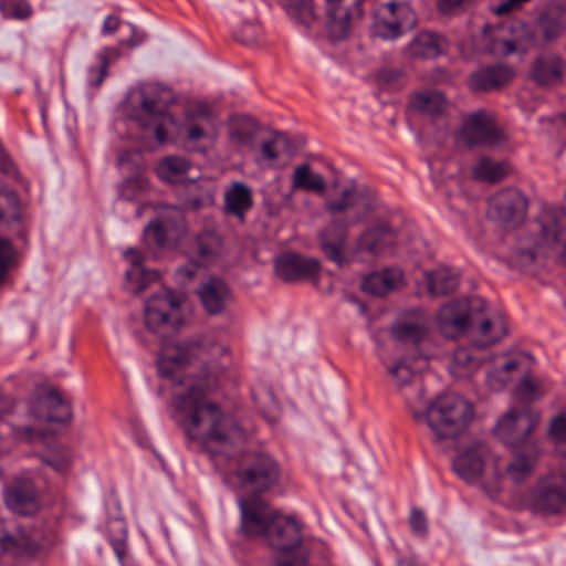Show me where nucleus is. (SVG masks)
I'll use <instances>...</instances> for the list:
<instances>
[{
	"mask_svg": "<svg viewBox=\"0 0 566 566\" xmlns=\"http://www.w3.org/2000/svg\"><path fill=\"white\" fill-rule=\"evenodd\" d=\"M226 352L211 336L187 343L168 342L160 350L158 373L175 385V417L189 441L211 454L226 482L264 493L279 483V463L262 452L240 459L223 454V449L243 441L245 434L216 402L207 399L219 388L223 368L218 358Z\"/></svg>",
	"mask_w": 566,
	"mask_h": 566,
	"instance_id": "obj_1",
	"label": "nucleus"
},
{
	"mask_svg": "<svg viewBox=\"0 0 566 566\" xmlns=\"http://www.w3.org/2000/svg\"><path fill=\"white\" fill-rule=\"evenodd\" d=\"M390 384L403 396L413 418L426 423L429 438L438 447L446 448L462 434L473 416L470 402L454 394L438 396L424 403V391L418 375L406 359L389 363L380 355Z\"/></svg>",
	"mask_w": 566,
	"mask_h": 566,
	"instance_id": "obj_2",
	"label": "nucleus"
},
{
	"mask_svg": "<svg viewBox=\"0 0 566 566\" xmlns=\"http://www.w3.org/2000/svg\"><path fill=\"white\" fill-rule=\"evenodd\" d=\"M378 206L373 190L363 185H349L328 196L324 211L329 223L318 233L324 255L338 266L349 262L347 256L348 229L366 220Z\"/></svg>",
	"mask_w": 566,
	"mask_h": 566,
	"instance_id": "obj_3",
	"label": "nucleus"
},
{
	"mask_svg": "<svg viewBox=\"0 0 566 566\" xmlns=\"http://www.w3.org/2000/svg\"><path fill=\"white\" fill-rule=\"evenodd\" d=\"M520 504L544 516L566 513V469L558 467L541 474L528 490L521 493Z\"/></svg>",
	"mask_w": 566,
	"mask_h": 566,
	"instance_id": "obj_4",
	"label": "nucleus"
},
{
	"mask_svg": "<svg viewBox=\"0 0 566 566\" xmlns=\"http://www.w3.org/2000/svg\"><path fill=\"white\" fill-rule=\"evenodd\" d=\"M218 114L206 101L188 102L181 115L179 134L182 143L191 150H201L200 144L212 140L217 135Z\"/></svg>",
	"mask_w": 566,
	"mask_h": 566,
	"instance_id": "obj_5",
	"label": "nucleus"
},
{
	"mask_svg": "<svg viewBox=\"0 0 566 566\" xmlns=\"http://www.w3.org/2000/svg\"><path fill=\"white\" fill-rule=\"evenodd\" d=\"M181 301V295L165 287L151 295L144 305L145 327L161 336L176 331L180 323Z\"/></svg>",
	"mask_w": 566,
	"mask_h": 566,
	"instance_id": "obj_6",
	"label": "nucleus"
},
{
	"mask_svg": "<svg viewBox=\"0 0 566 566\" xmlns=\"http://www.w3.org/2000/svg\"><path fill=\"white\" fill-rule=\"evenodd\" d=\"M541 419L542 415L536 409L511 408L497 420L494 431L504 444L513 448L524 447L531 441H537L532 436Z\"/></svg>",
	"mask_w": 566,
	"mask_h": 566,
	"instance_id": "obj_7",
	"label": "nucleus"
},
{
	"mask_svg": "<svg viewBox=\"0 0 566 566\" xmlns=\"http://www.w3.org/2000/svg\"><path fill=\"white\" fill-rule=\"evenodd\" d=\"M506 140L507 135L496 125L493 115L484 109L467 115L457 133V143L467 147L499 146Z\"/></svg>",
	"mask_w": 566,
	"mask_h": 566,
	"instance_id": "obj_8",
	"label": "nucleus"
},
{
	"mask_svg": "<svg viewBox=\"0 0 566 566\" xmlns=\"http://www.w3.org/2000/svg\"><path fill=\"white\" fill-rule=\"evenodd\" d=\"M485 310V301L478 296L451 301L439 312V329L446 337L455 338L462 335Z\"/></svg>",
	"mask_w": 566,
	"mask_h": 566,
	"instance_id": "obj_9",
	"label": "nucleus"
},
{
	"mask_svg": "<svg viewBox=\"0 0 566 566\" xmlns=\"http://www.w3.org/2000/svg\"><path fill=\"white\" fill-rule=\"evenodd\" d=\"M542 455L543 448L539 441H531L524 447L514 448L502 470H496V475L514 485L524 484L534 475Z\"/></svg>",
	"mask_w": 566,
	"mask_h": 566,
	"instance_id": "obj_10",
	"label": "nucleus"
},
{
	"mask_svg": "<svg viewBox=\"0 0 566 566\" xmlns=\"http://www.w3.org/2000/svg\"><path fill=\"white\" fill-rule=\"evenodd\" d=\"M49 549L33 530L18 527L13 533L0 536V557L9 554L20 560H34L44 557Z\"/></svg>",
	"mask_w": 566,
	"mask_h": 566,
	"instance_id": "obj_11",
	"label": "nucleus"
},
{
	"mask_svg": "<svg viewBox=\"0 0 566 566\" xmlns=\"http://www.w3.org/2000/svg\"><path fill=\"white\" fill-rule=\"evenodd\" d=\"M239 506L242 532L247 536L264 539L279 511L259 496L240 499Z\"/></svg>",
	"mask_w": 566,
	"mask_h": 566,
	"instance_id": "obj_12",
	"label": "nucleus"
},
{
	"mask_svg": "<svg viewBox=\"0 0 566 566\" xmlns=\"http://www.w3.org/2000/svg\"><path fill=\"white\" fill-rule=\"evenodd\" d=\"M142 112L136 118L138 127L142 129V138L145 140L155 139L159 145L166 144L167 126L176 125V117L158 106L154 98L144 96L140 103Z\"/></svg>",
	"mask_w": 566,
	"mask_h": 566,
	"instance_id": "obj_13",
	"label": "nucleus"
},
{
	"mask_svg": "<svg viewBox=\"0 0 566 566\" xmlns=\"http://www.w3.org/2000/svg\"><path fill=\"white\" fill-rule=\"evenodd\" d=\"M6 506L19 515H33L40 509L39 492L32 480L17 476L3 490Z\"/></svg>",
	"mask_w": 566,
	"mask_h": 566,
	"instance_id": "obj_14",
	"label": "nucleus"
},
{
	"mask_svg": "<svg viewBox=\"0 0 566 566\" xmlns=\"http://www.w3.org/2000/svg\"><path fill=\"white\" fill-rule=\"evenodd\" d=\"M264 541L277 552H292L302 543V525L293 516L277 512Z\"/></svg>",
	"mask_w": 566,
	"mask_h": 566,
	"instance_id": "obj_15",
	"label": "nucleus"
},
{
	"mask_svg": "<svg viewBox=\"0 0 566 566\" xmlns=\"http://www.w3.org/2000/svg\"><path fill=\"white\" fill-rule=\"evenodd\" d=\"M489 457L490 449L485 443L471 441L458 451L453 460V470L461 479L473 482L481 476Z\"/></svg>",
	"mask_w": 566,
	"mask_h": 566,
	"instance_id": "obj_16",
	"label": "nucleus"
},
{
	"mask_svg": "<svg viewBox=\"0 0 566 566\" xmlns=\"http://www.w3.org/2000/svg\"><path fill=\"white\" fill-rule=\"evenodd\" d=\"M319 269L318 260L292 252L281 254L275 260L276 274L285 282L315 279Z\"/></svg>",
	"mask_w": 566,
	"mask_h": 566,
	"instance_id": "obj_17",
	"label": "nucleus"
},
{
	"mask_svg": "<svg viewBox=\"0 0 566 566\" xmlns=\"http://www.w3.org/2000/svg\"><path fill=\"white\" fill-rule=\"evenodd\" d=\"M526 200L517 190L509 189L495 195L490 203V213L505 226L516 224L526 213Z\"/></svg>",
	"mask_w": 566,
	"mask_h": 566,
	"instance_id": "obj_18",
	"label": "nucleus"
},
{
	"mask_svg": "<svg viewBox=\"0 0 566 566\" xmlns=\"http://www.w3.org/2000/svg\"><path fill=\"white\" fill-rule=\"evenodd\" d=\"M396 242V232L387 222H378L366 228L355 242L356 253L378 256Z\"/></svg>",
	"mask_w": 566,
	"mask_h": 566,
	"instance_id": "obj_19",
	"label": "nucleus"
},
{
	"mask_svg": "<svg viewBox=\"0 0 566 566\" xmlns=\"http://www.w3.org/2000/svg\"><path fill=\"white\" fill-rule=\"evenodd\" d=\"M198 295L209 315L223 313L233 301L231 289L223 280L218 277H211L203 282L198 290Z\"/></svg>",
	"mask_w": 566,
	"mask_h": 566,
	"instance_id": "obj_20",
	"label": "nucleus"
},
{
	"mask_svg": "<svg viewBox=\"0 0 566 566\" xmlns=\"http://www.w3.org/2000/svg\"><path fill=\"white\" fill-rule=\"evenodd\" d=\"M566 62L557 54L545 53L531 65L530 77L541 86H554L562 82Z\"/></svg>",
	"mask_w": 566,
	"mask_h": 566,
	"instance_id": "obj_21",
	"label": "nucleus"
},
{
	"mask_svg": "<svg viewBox=\"0 0 566 566\" xmlns=\"http://www.w3.org/2000/svg\"><path fill=\"white\" fill-rule=\"evenodd\" d=\"M34 413L49 422H69L72 419L70 402L54 388L39 396Z\"/></svg>",
	"mask_w": 566,
	"mask_h": 566,
	"instance_id": "obj_22",
	"label": "nucleus"
},
{
	"mask_svg": "<svg viewBox=\"0 0 566 566\" xmlns=\"http://www.w3.org/2000/svg\"><path fill=\"white\" fill-rule=\"evenodd\" d=\"M325 25L333 40H343L348 35L352 14L347 0H325Z\"/></svg>",
	"mask_w": 566,
	"mask_h": 566,
	"instance_id": "obj_23",
	"label": "nucleus"
},
{
	"mask_svg": "<svg viewBox=\"0 0 566 566\" xmlns=\"http://www.w3.org/2000/svg\"><path fill=\"white\" fill-rule=\"evenodd\" d=\"M480 315L476 316L473 323H476V338L473 340L475 347L484 348L494 345L507 335V322L502 313L494 312L482 318H480Z\"/></svg>",
	"mask_w": 566,
	"mask_h": 566,
	"instance_id": "obj_24",
	"label": "nucleus"
},
{
	"mask_svg": "<svg viewBox=\"0 0 566 566\" xmlns=\"http://www.w3.org/2000/svg\"><path fill=\"white\" fill-rule=\"evenodd\" d=\"M429 322L426 315L416 311L411 316L401 317L391 327V335L400 343H420L428 336Z\"/></svg>",
	"mask_w": 566,
	"mask_h": 566,
	"instance_id": "obj_25",
	"label": "nucleus"
},
{
	"mask_svg": "<svg viewBox=\"0 0 566 566\" xmlns=\"http://www.w3.org/2000/svg\"><path fill=\"white\" fill-rule=\"evenodd\" d=\"M514 76L511 67L499 64L476 70L470 76V87L473 91H494L506 85Z\"/></svg>",
	"mask_w": 566,
	"mask_h": 566,
	"instance_id": "obj_26",
	"label": "nucleus"
},
{
	"mask_svg": "<svg viewBox=\"0 0 566 566\" xmlns=\"http://www.w3.org/2000/svg\"><path fill=\"white\" fill-rule=\"evenodd\" d=\"M481 347H475L474 343L470 347L457 348L449 363L450 374L458 379L471 377L485 360V357L479 354Z\"/></svg>",
	"mask_w": 566,
	"mask_h": 566,
	"instance_id": "obj_27",
	"label": "nucleus"
},
{
	"mask_svg": "<svg viewBox=\"0 0 566 566\" xmlns=\"http://www.w3.org/2000/svg\"><path fill=\"white\" fill-rule=\"evenodd\" d=\"M124 255L132 264V269L126 272L128 289L132 293L139 294L158 280L156 271H148L143 266L144 255L139 251L130 248Z\"/></svg>",
	"mask_w": 566,
	"mask_h": 566,
	"instance_id": "obj_28",
	"label": "nucleus"
},
{
	"mask_svg": "<svg viewBox=\"0 0 566 566\" xmlns=\"http://www.w3.org/2000/svg\"><path fill=\"white\" fill-rule=\"evenodd\" d=\"M253 206L252 190L241 181H234L224 192V211L244 222L245 213Z\"/></svg>",
	"mask_w": 566,
	"mask_h": 566,
	"instance_id": "obj_29",
	"label": "nucleus"
},
{
	"mask_svg": "<svg viewBox=\"0 0 566 566\" xmlns=\"http://www.w3.org/2000/svg\"><path fill=\"white\" fill-rule=\"evenodd\" d=\"M521 359L506 354H500L492 357V366L486 375L488 386L494 390H502L512 379L514 371L520 369Z\"/></svg>",
	"mask_w": 566,
	"mask_h": 566,
	"instance_id": "obj_30",
	"label": "nucleus"
},
{
	"mask_svg": "<svg viewBox=\"0 0 566 566\" xmlns=\"http://www.w3.org/2000/svg\"><path fill=\"white\" fill-rule=\"evenodd\" d=\"M566 228V214L562 210L546 211L541 217V240L537 248H554Z\"/></svg>",
	"mask_w": 566,
	"mask_h": 566,
	"instance_id": "obj_31",
	"label": "nucleus"
},
{
	"mask_svg": "<svg viewBox=\"0 0 566 566\" xmlns=\"http://www.w3.org/2000/svg\"><path fill=\"white\" fill-rule=\"evenodd\" d=\"M291 188L293 191L303 190L321 195L326 189V180L323 175L315 172L310 164L304 163L294 167Z\"/></svg>",
	"mask_w": 566,
	"mask_h": 566,
	"instance_id": "obj_32",
	"label": "nucleus"
},
{
	"mask_svg": "<svg viewBox=\"0 0 566 566\" xmlns=\"http://www.w3.org/2000/svg\"><path fill=\"white\" fill-rule=\"evenodd\" d=\"M443 50V39L437 33L422 31L415 35L407 46V53L413 59H431Z\"/></svg>",
	"mask_w": 566,
	"mask_h": 566,
	"instance_id": "obj_33",
	"label": "nucleus"
},
{
	"mask_svg": "<svg viewBox=\"0 0 566 566\" xmlns=\"http://www.w3.org/2000/svg\"><path fill=\"white\" fill-rule=\"evenodd\" d=\"M400 280L401 273L399 271L375 272L364 277L361 289L367 294L382 296L397 289Z\"/></svg>",
	"mask_w": 566,
	"mask_h": 566,
	"instance_id": "obj_34",
	"label": "nucleus"
},
{
	"mask_svg": "<svg viewBox=\"0 0 566 566\" xmlns=\"http://www.w3.org/2000/svg\"><path fill=\"white\" fill-rule=\"evenodd\" d=\"M191 168L188 159L181 156H167L156 166L158 178L168 184L182 182L187 172Z\"/></svg>",
	"mask_w": 566,
	"mask_h": 566,
	"instance_id": "obj_35",
	"label": "nucleus"
},
{
	"mask_svg": "<svg viewBox=\"0 0 566 566\" xmlns=\"http://www.w3.org/2000/svg\"><path fill=\"white\" fill-rule=\"evenodd\" d=\"M509 174L505 161H496L489 157L480 158L472 168L474 179L489 184L502 181Z\"/></svg>",
	"mask_w": 566,
	"mask_h": 566,
	"instance_id": "obj_36",
	"label": "nucleus"
},
{
	"mask_svg": "<svg viewBox=\"0 0 566 566\" xmlns=\"http://www.w3.org/2000/svg\"><path fill=\"white\" fill-rule=\"evenodd\" d=\"M428 291L432 296L446 295L455 291L459 284L457 275L449 269L440 268L424 274Z\"/></svg>",
	"mask_w": 566,
	"mask_h": 566,
	"instance_id": "obj_37",
	"label": "nucleus"
},
{
	"mask_svg": "<svg viewBox=\"0 0 566 566\" xmlns=\"http://www.w3.org/2000/svg\"><path fill=\"white\" fill-rule=\"evenodd\" d=\"M415 109L429 116H438L446 112L448 102L444 95L438 91L418 93L411 101Z\"/></svg>",
	"mask_w": 566,
	"mask_h": 566,
	"instance_id": "obj_38",
	"label": "nucleus"
},
{
	"mask_svg": "<svg viewBox=\"0 0 566 566\" xmlns=\"http://www.w3.org/2000/svg\"><path fill=\"white\" fill-rule=\"evenodd\" d=\"M562 31L563 28L558 20L542 17L534 27L531 41L535 46H545L558 39Z\"/></svg>",
	"mask_w": 566,
	"mask_h": 566,
	"instance_id": "obj_39",
	"label": "nucleus"
},
{
	"mask_svg": "<svg viewBox=\"0 0 566 566\" xmlns=\"http://www.w3.org/2000/svg\"><path fill=\"white\" fill-rule=\"evenodd\" d=\"M163 219L165 224L156 221L147 226L145 229V239L147 242L163 245L166 241V228L168 227V222L170 220L181 222L184 220V214L179 208L171 207L167 209V213L163 216Z\"/></svg>",
	"mask_w": 566,
	"mask_h": 566,
	"instance_id": "obj_40",
	"label": "nucleus"
},
{
	"mask_svg": "<svg viewBox=\"0 0 566 566\" xmlns=\"http://www.w3.org/2000/svg\"><path fill=\"white\" fill-rule=\"evenodd\" d=\"M287 15L297 23L310 27L316 21L312 0H283Z\"/></svg>",
	"mask_w": 566,
	"mask_h": 566,
	"instance_id": "obj_41",
	"label": "nucleus"
},
{
	"mask_svg": "<svg viewBox=\"0 0 566 566\" xmlns=\"http://www.w3.org/2000/svg\"><path fill=\"white\" fill-rule=\"evenodd\" d=\"M547 389L542 379L525 376L515 387L514 395L522 401L532 402L541 399L547 392Z\"/></svg>",
	"mask_w": 566,
	"mask_h": 566,
	"instance_id": "obj_42",
	"label": "nucleus"
},
{
	"mask_svg": "<svg viewBox=\"0 0 566 566\" xmlns=\"http://www.w3.org/2000/svg\"><path fill=\"white\" fill-rule=\"evenodd\" d=\"M503 29H493L485 33V50L495 56H506L515 51V44L503 35Z\"/></svg>",
	"mask_w": 566,
	"mask_h": 566,
	"instance_id": "obj_43",
	"label": "nucleus"
},
{
	"mask_svg": "<svg viewBox=\"0 0 566 566\" xmlns=\"http://www.w3.org/2000/svg\"><path fill=\"white\" fill-rule=\"evenodd\" d=\"M189 198L185 200L184 207L190 210H198L206 205L212 203L213 192L209 182H191L188 187Z\"/></svg>",
	"mask_w": 566,
	"mask_h": 566,
	"instance_id": "obj_44",
	"label": "nucleus"
},
{
	"mask_svg": "<svg viewBox=\"0 0 566 566\" xmlns=\"http://www.w3.org/2000/svg\"><path fill=\"white\" fill-rule=\"evenodd\" d=\"M107 534L118 559L123 560L127 539V528L123 518L109 520L107 523Z\"/></svg>",
	"mask_w": 566,
	"mask_h": 566,
	"instance_id": "obj_45",
	"label": "nucleus"
},
{
	"mask_svg": "<svg viewBox=\"0 0 566 566\" xmlns=\"http://www.w3.org/2000/svg\"><path fill=\"white\" fill-rule=\"evenodd\" d=\"M547 436L559 454L566 458V412H559L549 420Z\"/></svg>",
	"mask_w": 566,
	"mask_h": 566,
	"instance_id": "obj_46",
	"label": "nucleus"
},
{
	"mask_svg": "<svg viewBox=\"0 0 566 566\" xmlns=\"http://www.w3.org/2000/svg\"><path fill=\"white\" fill-rule=\"evenodd\" d=\"M256 133L255 124L250 118L237 119L230 129L229 137L238 146H248Z\"/></svg>",
	"mask_w": 566,
	"mask_h": 566,
	"instance_id": "obj_47",
	"label": "nucleus"
},
{
	"mask_svg": "<svg viewBox=\"0 0 566 566\" xmlns=\"http://www.w3.org/2000/svg\"><path fill=\"white\" fill-rule=\"evenodd\" d=\"M41 460L55 472L64 473L71 465L72 457L65 447H57L41 455Z\"/></svg>",
	"mask_w": 566,
	"mask_h": 566,
	"instance_id": "obj_48",
	"label": "nucleus"
},
{
	"mask_svg": "<svg viewBox=\"0 0 566 566\" xmlns=\"http://www.w3.org/2000/svg\"><path fill=\"white\" fill-rule=\"evenodd\" d=\"M388 12L396 20L402 32L416 25V13L407 3H390Z\"/></svg>",
	"mask_w": 566,
	"mask_h": 566,
	"instance_id": "obj_49",
	"label": "nucleus"
},
{
	"mask_svg": "<svg viewBox=\"0 0 566 566\" xmlns=\"http://www.w3.org/2000/svg\"><path fill=\"white\" fill-rule=\"evenodd\" d=\"M289 145L287 137L282 133H274L270 139L262 142L261 154L268 161H274Z\"/></svg>",
	"mask_w": 566,
	"mask_h": 566,
	"instance_id": "obj_50",
	"label": "nucleus"
},
{
	"mask_svg": "<svg viewBox=\"0 0 566 566\" xmlns=\"http://www.w3.org/2000/svg\"><path fill=\"white\" fill-rule=\"evenodd\" d=\"M119 49L118 48H105L97 55L96 59L98 61V70L97 76L92 77V82L96 85H102L103 81L108 74V66L111 62L117 60L119 57Z\"/></svg>",
	"mask_w": 566,
	"mask_h": 566,
	"instance_id": "obj_51",
	"label": "nucleus"
},
{
	"mask_svg": "<svg viewBox=\"0 0 566 566\" xmlns=\"http://www.w3.org/2000/svg\"><path fill=\"white\" fill-rule=\"evenodd\" d=\"M197 250L200 256H209L219 248L220 238L211 230L206 229L196 238Z\"/></svg>",
	"mask_w": 566,
	"mask_h": 566,
	"instance_id": "obj_52",
	"label": "nucleus"
},
{
	"mask_svg": "<svg viewBox=\"0 0 566 566\" xmlns=\"http://www.w3.org/2000/svg\"><path fill=\"white\" fill-rule=\"evenodd\" d=\"M235 39L249 46H255L261 43L263 30L260 24L248 22L243 23L235 32Z\"/></svg>",
	"mask_w": 566,
	"mask_h": 566,
	"instance_id": "obj_53",
	"label": "nucleus"
},
{
	"mask_svg": "<svg viewBox=\"0 0 566 566\" xmlns=\"http://www.w3.org/2000/svg\"><path fill=\"white\" fill-rule=\"evenodd\" d=\"M0 11L6 19L27 20L32 14V7L28 1H18L11 4L1 2Z\"/></svg>",
	"mask_w": 566,
	"mask_h": 566,
	"instance_id": "obj_54",
	"label": "nucleus"
},
{
	"mask_svg": "<svg viewBox=\"0 0 566 566\" xmlns=\"http://www.w3.org/2000/svg\"><path fill=\"white\" fill-rule=\"evenodd\" d=\"M375 34L385 40H391L398 38L402 31L398 23L389 14L385 18H379L374 24Z\"/></svg>",
	"mask_w": 566,
	"mask_h": 566,
	"instance_id": "obj_55",
	"label": "nucleus"
},
{
	"mask_svg": "<svg viewBox=\"0 0 566 566\" xmlns=\"http://www.w3.org/2000/svg\"><path fill=\"white\" fill-rule=\"evenodd\" d=\"M4 196L10 208L6 212L0 209V223L19 222L21 220V212L18 196L13 191L6 192Z\"/></svg>",
	"mask_w": 566,
	"mask_h": 566,
	"instance_id": "obj_56",
	"label": "nucleus"
},
{
	"mask_svg": "<svg viewBox=\"0 0 566 566\" xmlns=\"http://www.w3.org/2000/svg\"><path fill=\"white\" fill-rule=\"evenodd\" d=\"M259 408L271 422H275L279 418V403L274 399L271 391L264 392L262 401L259 402Z\"/></svg>",
	"mask_w": 566,
	"mask_h": 566,
	"instance_id": "obj_57",
	"label": "nucleus"
},
{
	"mask_svg": "<svg viewBox=\"0 0 566 566\" xmlns=\"http://www.w3.org/2000/svg\"><path fill=\"white\" fill-rule=\"evenodd\" d=\"M409 523L416 535L424 536L428 532L427 517L420 509L413 507L410 512Z\"/></svg>",
	"mask_w": 566,
	"mask_h": 566,
	"instance_id": "obj_58",
	"label": "nucleus"
},
{
	"mask_svg": "<svg viewBox=\"0 0 566 566\" xmlns=\"http://www.w3.org/2000/svg\"><path fill=\"white\" fill-rule=\"evenodd\" d=\"M403 73L398 69H384L377 73V81L384 86H394L401 83Z\"/></svg>",
	"mask_w": 566,
	"mask_h": 566,
	"instance_id": "obj_59",
	"label": "nucleus"
},
{
	"mask_svg": "<svg viewBox=\"0 0 566 566\" xmlns=\"http://www.w3.org/2000/svg\"><path fill=\"white\" fill-rule=\"evenodd\" d=\"M13 249L9 240L0 238V281H2L8 271V265L12 260Z\"/></svg>",
	"mask_w": 566,
	"mask_h": 566,
	"instance_id": "obj_60",
	"label": "nucleus"
},
{
	"mask_svg": "<svg viewBox=\"0 0 566 566\" xmlns=\"http://www.w3.org/2000/svg\"><path fill=\"white\" fill-rule=\"evenodd\" d=\"M535 256V250L520 248L514 252L512 261L516 266L525 268L534 262Z\"/></svg>",
	"mask_w": 566,
	"mask_h": 566,
	"instance_id": "obj_61",
	"label": "nucleus"
},
{
	"mask_svg": "<svg viewBox=\"0 0 566 566\" xmlns=\"http://www.w3.org/2000/svg\"><path fill=\"white\" fill-rule=\"evenodd\" d=\"M472 0H439L438 7L444 13H451L459 8L469 6Z\"/></svg>",
	"mask_w": 566,
	"mask_h": 566,
	"instance_id": "obj_62",
	"label": "nucleus"
},
{
	"mask_svg": "<svg viewBox=\"0 0 566 566\" xmlns=\"http://www.w3.org/2000/svg\"><path fill=\"white\" fill-rule=\"evenodd\" d=\"M14 436L17 439L21 441L32 442L36 439H40V433L36 432L31 427H23L14 429Z\"/></svg>",
	"mask_w": 566,
	"mask_h": 566,
	"instance_id": "obj_63",
	"label": "nucleus"
},
{
	"mask_svg": "<svg viewBox=\"0 0 566 566\" xmlns=\"http://www.w3.org/2000/svg\"><path fill=\"white\" fill-rule=\"evenodd\" d=\"M120 19L116 15H108L103 22L102 32L103 34H113L118 30L120 25Z\"/></svg>",
	"mask_w": 566,
	"mask_h": 566,
	"instance_id": "obj_64",
	"label": "nucleus"
}]
</instances>
